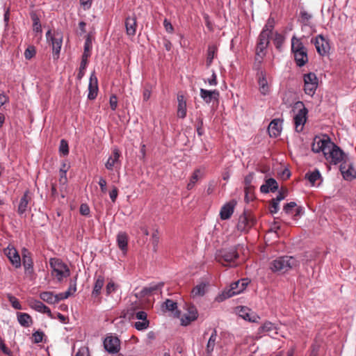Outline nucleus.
<instances>
[{
    "label": "nucleus",
    "instance_id": "1",
    "mask_svg": "<svg viewBox=\"0 0 356 356\" xmlns=\"http://www.w3.org/2000/svg\"><path fill=\"white\" fill-rule=\"evenodd\" d=\"M312 149L315 153L322 152L331 165L334 163V143L331 142V139L327 135L315 136L312 145Z\"/></svg>",
    "mask_w": 356,
    "mask_h": 356
},
{
    "label": "nucleus",
    "instance_id": "2",
    "mask_svg": "<svg viewBox=\"0 0 356 356\" xmlns=\"http://www.w3.org/2000/svg\"><path fill=\"white\" fill-rule=\"evenodd\" d=\"M291 51L296 65L299 67L305 66L309 60L307 49L301 39L295 35L292 36Z\"/></svg>",
    "mask_w": 356,
    "mask_h": 356
},
{
    "label": "nucleus",
    "instance_id": "3",
    "mask_svg": "<svg viewBox=\"0 0 356 356\" xmlns=\"http://www.w3.org/2000/svg\"><path fill=\"white\" fill-rule=\"evenodd\" d=\"M299 265L298 261L292 256H282L273 260L270 268L274 273H285Z\"/></svg>",
    "mask_w": 356,
    "mask_h": 356
},
{
    "label": "nucleus",
    "instance_id": "4",
    "mask_svg": "<svg viewBox=\"0 0 356 356\" xmlns=\"http://www.w3.org/2000/svg\"><path fill=\"white\" fill-rule=\"evenodd\" d=\"M248 283V279H241L232 282L228 288L225 289L215 298V301L222 302L227 298L239 294L245 289Z\"/></svg>",
    "mask_w": 356,
    "mask_h": 356
},
{
    "label": "nucleus",
    "instance_id": "5",
    "mask_svg": "<svg viewBox=\"0 0 356 356\" xmlns=\"http://www.w3.org/2000/svg\"><path fill=\"white\" fill-rule=\"evenodd\" d=\"M49 266L51 268V275L56 279L58 282L63 281L70 275V270L67 265L58 258H51L49 259Z\"/></svg>",
    "mask_w": 356,
    "mask_h": 356
},
{
    "label": "nucleus",
    "instance_id": "6",
    "mask_svg": "<svg viewBox=\"0 0 356 356\" xmlns=\"http://www.w3.org/2000/svg\"><path fill=\"white\" fill-rule=\"evenodd\" d=\"M127 315L129 318H136L134 327L138 331L147 330L149 326V321L145 311L138 310L137 306H132L127 309Z\"/></svg>",
    "mask_w": 356,
    "mask_h": 356
},
{
    "label": "nucleus",
    "instance_id": "7",
    "mask_svg": "<svg viewBox=\"0 0 356 356\" xmlns=\"http://www.w3.org/2000/svg\"><path fill=\"white\" fill-rule=\"evenodd\" d=\"M304 91L306 95L312 97L318 88V81L317 76L314 72L305 74L303 76Z\"/></svg>",
    "mask_w": 356,
    "mask_h": 356
},
{
    "label": "nucleus",
    "instance_id": "8",
    "mask_svg": "<svg viewBox=\"0 0 356 356\" xmlns=\"http://www.w3.org/2000/svg\"><path fill=\"white\" fill-rule=\"evenodd\" d=\"M337 168L342 180L347 182H352L356 179V168L353 161L346 165H341Z\"/></svg>",
    "mask_w": 356,
    "mask_h": 356
},
{
    "label": "nucleus",
    "instance_id": "9",
    "mask_svg": "<svg viewBox=\"0 0 356 356\" xmlns=\"http://www.w3.org/2000/svg\"><path fill=\"white\" fill-rule=\"evenodd\" d=\"M22 264L24 268V273L26 275L32 277L34 275L33 261L32 254L26 248L22 250Z\"/></svg>",
    "mask_w": 356,
    "mask_h": 356
},
{
    "label": "nucleus",
    "instance_id": "10",
    "mask_svg": "<svg viewBox=\"0 0 356 356\" xmlns=\"http://www.w3.org/2000/svg\"><path fill=\"white\" fill-rule=\"evenodd\" d=\"M90 40H89V38H88L86 40L85 44H84V51L81 56V61L80 63L79 72H78V74L76 76V79L79 81H81L85 75V72L86 70V67H87L88 63V58L90 56V51L91 47H90Z\"/></svg>",
    "mask_w": 356,
    "mask_h": 356
},
{
    "label": "nucleus",
    "instance_id": "11",
    "mask_svg": "<svg viewBox=\"0 0 356 356\" xmlns=\"http://www.w3.org/2000/svg\"><path fill=\"white\" fill-rule=\"evenodd\" d=\"M218 257L219 262H221L223 265H226L223 262L227 264L234 262L238 258V253L236 248L232 247L220 250Z\"/></svg>",
    "mask_w": 356,
    "mask_h": 356
},
{
    "label": "nucleus",
    "instance_id": "12",
    "mask_svg": "<svg viewBox=\"0 0 356 356\" xmlns=\"http://www.w3.org/2000/svg\"><path fill=\"white\" fill-rule=\"evenodd\" d=\"M351 161L353 159L350 153L335 143V166L339 168L341 165H346Z\"/></svg>",
    "mask_w": 356,
    "mask_h": 356
},
{
    "label": "nucleus",
    "instance_id": "13",
    "mask_svg": "<svg viewBox=\"0 0 356 356\" xmlns=\"http://www.w3.org/2000/svg\"><path fill=\"white\" fill-rule=\"evenodd\" d=\"M3 252L15 268H19L22 266L20 255L13 245H8Z\"/></svg>",
    "mask_w": 356,
    "mask_h": 356
},
{
    "label": "nucleus",
    "instance_id": "14",
    "mask_svg": "<svg viewBox=\"0 0 356 356\" xmlns=\"http://www.w3.org/2000/svg\"><path fill=\"white\" fill-rule=\"evenodd\" d=\"M316 49L317 52L321 55L325 56L329 53L330 49L328 41L321 35H318L311 40Z\"/></svg>",
    "mask_w": 356,
    "mask_h": 356
},
{
    "label": "nucleus",
    "instance_id": "15",
    "mask_svg": "<svg viewBox=\"0 0 356 356\" xmlns=\"http://www.w3.org/2000/svg\"><path fill=\"white\" fill-rule=\"evenodd\" d=\"M104 347L109 353H117L120 348V341L116 336H107L104 340Z\"/></svg>",
    "mask_w": 356,
    "mask_h": 356
},
{
    "label": "nucleus",
    "instance_id": "16",
    "mask_svg": "<svg viewBox=\"0 0 356 356\" xmlns=\"http://www.w3.org/2000/svg\"><path fill=\"white\" fill-rule=\"evenodd\" d=\"M31 199L32 197L29 190L24 191L23 195L20 198L17 207V213L19 216H26V211L31 209L29 203L31 202Z\"/></svg>",
    "mask_w": 356,
    "mask_h": 356
},
{
    "label": "nucleus",
    "instance_id": "17",
    "mask_svg": "<svg viewBox=\"0 0 356 356\" xmlns=\"http://www.w3.org/2000/svg\"><path fill=\"white\" fill-rule=\"evenodd\" d=\"M270 36L268 35H264L261 33H259L257 38L255 54L258 56H266V49L270 44Z\"/></svg>",
    "mask_w": 356,
    "mask_h": 356
},
{
    "label": "nucleus",
    "instance_id": "18",
    "mask_svg": "<svg viewBox=\"0 0 356 356\" xmlns=\"http://www.w3.org/2000/svg\"><path fill=\"white\" fill-rule=\"evenodd\" d=\"M297 104H301L303 107L300 108L294 117V124L298 131L302 130V127L307 120V109L304 106L302 102H298Z\"/></svg>",
    "mask_w": 356,
    "mask_h": 356
},
{
    "label": "nucleus",
    "instance_id": "19",
    "mask_svg": "<svg viewBox=\"0 0 356 356\" xmlns=\"http://www.w3.org/2000/svg\"><path fill=\"white\" fill-rule=\"evenodd\" d=\"M120 155L121 154L118 148H113L112 151V155L108 158L105 163V168L110 171L113 170L114 168H120L121 165V161L120 160Z\"/></svg>",
    "mask_w": 356,
    "mask_h": 356
},
{
    "label": "nucleus",
    "instance_id": "20",
    "mask_svg": "<svg viewBox=\"0 0 356 356\" xmlns=\"http://www.w3.org/2000/svg\"><path fill=\"white\" fill-rule=\"evenodd\" d=\"M256 77L258 83V90L260 94L263 96L270 95L271 89L267 81V73L261 72L260 76Z\"/></svg>",
    "mask_w": 356,
    "mask_h": 356
},
{
    "label": "nucleus",
    "instance_id": "21",
    "mask_svg": "<svg viewBox=\"0 0 356 356\" xmlns=\"http://www.w3.org/2000/svg\"><path fill=\"white\" fill-rule=\"evenodd\" d=\"M51 42L52 47L53 58L57 60L59 58L62 44L63 35L60 33H55L54 36H51Z\"/></svg>",
    "mask_w": 356,
    "mask_h": 356
},
{
    "label": "nucleus",
    "instance_id": "22",
    "mask_svg": "<svg viewBox=\"0 0 356 356\" xmlns=\"http://www.w3.org/2000/svg\"><path fill=\"white\" fill-rule=\"evenodd\" d=\"M278 330L279 328L275 323L267 321L258 328L257 334H262L267 333L271 337L275 338V337L279 334Z\"/></svg>",
    "mask_w": 356,
    "mask_h": 356
},
{
    "label": "nucleus",
    "instance_id": "23",
    "mask_svg": "<svg viewBox=\"0 0 356 356\" xmlns=\"http://www.w3.org/2000/svg\"><path fill=\"white\" fill-rule=\"evenodd\" d=\"M236 205V201L235 200H232L229 202H226L220 209V219L222 220L229 219L234 213Z\"/></svg>",
    "mask_w": 356,
    "mask_h": 356
},
{
    "label": "nucleus",
    "instance_id": "24",
    "mask_svg": "<svg viewBox=\"0 0 356 356\" xmlns=\"http://www.w3.org/2000/svg\"><path fill=\"white\" fill-rule=\"evenodd\" d=\"M29 306L31 309L35 310L38 312L47 314L49 318H56V317L51 313L50 309L40 300L35 299L30 300Z\"/></svg>",
    "mask_w": 356,
    "mask_h": 356
},
{
    "label": "nucleus",
    "instance_id": "25",
    "mask_svg": "<svg viewBox=\"0 0 356 356\" xmlns=\"http://www.w3.org/2000/svg\"><path fill=\"white\" fill-rule=\"evenodd\" d=\"M282 129V120L279 118L273 119L268 127V133L271 138L278 137Z\"/></svg>",
    "mask_w": 356,
    "mask_h": 356
},
{
    "label": "nucleus",
    "instance_id": "26",
    "mask_svg": "<svg viewBox=\"0 0 356 356\" xmlns=\"http://www.w3.org/2000/svg\"><path fill=\"white\" fill-rule=\"evenodd\" d=\"M98 90L97 78L95 76V72H93L90 74L89 79L88 99L90 100L95 99L97 96Z\"/></svg>",
    "mask_w": 356,
    "mask_h": 356
},
{
    "label": "nucleus",
    "instance_id": "27",
    "mask_svg": "<svg viewBox=\"0 0 356 356\" xmlns=\"http://www.w3.org/2000/svg\"><path fill=\"white\" fill-rule=\"evenodd\" d=\"M198 317V313L194 305H189L187 308V312L182 316L181 325L187 326L192 321H195Z\"/></svg>",
    "mask_w": 356,
    "mask_h": 356
},
{
    "label": "nucleus",
    "instance_id": "28",
    "mask_svg": "<svg viewBox=\"0 0 356 356\" xmlns=\"http://www.w3.org/2000/svg\"><path fill=\"white\" fill-rule=\"evenodd\" d=\"M252 226V221L243 213L238 218V221L236 225L237 229L241 232H248Z\"/></svg>",
    "mask_w": 356,
    "mask_h": 356
},
{
    "label": "nucleus",
    "instance_id": "29",
    "mask_svg": "<svg viewBox=\"0 0 356 356\" xmlns=\"http://www.w3.org/2000/svg\"><path fill=\"white\" fill-rule=\"evenodd\" d=\"M137 21L135 15L127 17L125 19V29L128 36L133 37L136 35Z\"/></svg>",
    "mask_w": 356,
    "mask_h": 356
},
{
    "label": "nucleus",
    "instance_id": "30",
    "mask_svg": "<svg viewBox=\"0 0 356 356\" xmlns=\"http://www.w3.org/2000/svg\"><path fill=\"white\" fill-rule=\"evenodd\" d=\"M279 188L277 181L274 178H268L265 181V184L260 187V191L262 193H268L269 192H275Z\"/></svg>",
    "mask_w": 356,
    "mask_h": 356
},
{
    "label": "nucleus",
    "instance_id": "31",
    "mask_svg": "<svg viewBox=\"0 0 356 356\" xmlns=\"http://www.w3.org/2000/svg\"><path fill=\"white\" fill-rule=\"evenodd\" d=\"M237 312L240 317L243 318L245 321H248L250 322H257L259 317L257 315L253 314L251 316L250 312V309L244 307L240 306L236 308Z\"/></svg>",
    "mask_w": 356,
    "mask_h": 356
},
{
    "label": "nucleus",
    "instance_id": "32",
    "mask_svg": "<svg viewBox=\"0 0 356 356\" xmlns=\"http://www.w3.org/2000/svg\"><path fill=\"white\" fill-rule=\"evenodd\" d=\"M200 95L207 104H209L213 99H217L218 98L219 92L217 90H209L201 88L200 90Z\"/></svg>",
    "mask_w": 356,
    "mask_h": 356
},
{
    "label": "nucleus",
    "instance_id": "33",
    "mask_svg": "<svg viewBox=\"0 0 356 356\" xmlns=\"http://www.w3.org/2000/svg\"><path fill=\"white\" fill-rule=\"evenodd\" d=\"M217 338V330L216 328H213L207 343L206 353L207 356H211L216 344Z\"/></svg>",
    "mask_w": 356,
    "mask_h": 356
},
{
    "label": "nucleus",
    "instance_id": "34",
    "mask_svg": "<svg viewBox=\"0 0 356 356\" xmlns=\"http://www.w3.org/2000/svg\"><path fill=\"white\" fill-rule=\"evenodd\" d=\"M177 116L179 118L184 119L186 117V102L182 95H177Z\"/></svg>",
    "mask_w": 356,
    "mask_h": 356
},
{
    "label": "nucleus",
    "instance_id": "35",
    "mask_svg": "<svg viewBox=\"0 0 356 356\" xmlns=\"http://www.w3.org/2000/svg\"><path fill=\"white\" fill-rule=\"evenodd\" d=\"M117 244L118 248L124 252L127 251L128 235L124 232H120L117 235Z\"/></svg>",
    "mask_w": 356,
    "mask_h": 356
},
{
    "label": "nucleus",
    "instance_id": "36",
    "mask_svg": "<svg viewBox=\"0 0 356 356\" xmlns=\"http://www.w3.org/2000/svg\"><path fill=\"white\" fill-rule=\"evenodd\" d=\"M17 321L24 327H29L33 324L31 316L27 313L17 312Z\"/></svg>",
    "mask_w": 356,
    "mask_h": 356
},
{
    "label": "nucleus",
    "instance_id": "37",
    "mask_svg": "<svg viewBox=\"0 0 356 356\" xmlns=\"http://www.w3.org/2000/svg\"><path fill=\"white\" fill-rule=\"evenodd\" d=\"M104 281H105V280H104V276H102V275L97 276V277L95 280L93 289L92 291V297L96 298L100 295L102 287L104 286Z\"/></svg>",
    "mask_w": 356,
    "mask_h": 356
},
{
    "label": "nucleus",
    "instance_id": "38",
    "mask_svg": "<svg viewBox=\"0 0 356 356\" xmlns=\"http://www.w3.org/2000/svg\"><path fill=\"white\" fill-rule=\"evenodd\" d=\"M207 286V282H202L194 286L191 291L192 296L193 298L203 296L206 293Z\"/></svg>",
    "mask_w": 356,
    "mask_h": 356
},
{
    "label": "nucleus",
    "instance_id": "39",
    "mask_svg": "<svg viewBox=\"0 0 356 356\" xmlns=\"http://www.w3.org/2000/svg\"><path fill=\"white\" fill-rule=\"evenodd\" d=\"M217 47L214 44L209 45L208 49H207V59H206V66L207 68H209L212 63L213 60L217 54Z\"/></svg>",
    "mask_w": 356,
    "mask_h": 356
},
{
    "label": "nucleus",
    "instance_id": "40",
    "mask_svg": "<svg viewBox=\"0 0 356 356\" xmlns=\"http://www.w3.org/2000/svg\"><path fill=\"white\" fill-rule=\"evenodd\" d=\"M275 19L272 17H269L267 19L266 24L264 26L261 33H264V35H268L269 36L271 35L273 31L275 28Z\"/></svg>",
    "mask_w": 356,
    "mask_h": 356
},
{
    "label": "nucleus",
    "instance_id": "41",
    "mask_svg": "<svg viewBox=\"0 0 356 356\" xmlns=\"http://www.w3.org/2000/svg\"><path fill=\"white\" fill-rule=\"evenodd\" d=\"M284 41H285V37L282 34L280 33L277 31H276L274 33L273 42V44L275 45V48L278 51H282V46L284 44Z\"/></svg>",
    "mask_w": 356,
    "mask_h": 356
},
{
    "label": "nucleus",
    "instance_id": "42",
    "mask_svg": "<svg viewBox=\"0 0 356 356\" xmlns=\"http://www.w3.org/2000/svg\"><path fill=\"white\" fill-rule=\"evenodd\" d=\"M40 298L48 304H56L55 294L51 291H44L40 293Z\"/></svg>",
    "mask_w": 356,
    "mask_h": 356
},
{
    "label": "nucleus",
    "instance_id": "43",
    "mask_svg": "<svg viewBox=\"0 0 356 356\" xmlns=\"http://www.w3.org/2000/svg\"><path fill=\"white\" fill-rule=\"evenodd\" d=\"M265 56H258L255 54L254 63L253 65V70L256 71V76H260V72H266L265 70L261 68V63Z\"/></svg>",
    "mask_w": 356,
    "mask_h": 356
},
{
    "label": "nucleus",
    "instance_id": "44",
    "mask_svg": "<svg viewBox=\"0 0 356 356\" xmlns=\"http://www.w3.org/2000/svg\"><path fill=\"white\" fill-rule=\"evenodd\" d=\"M162 310L173 312L177 309V303L172 300L167 299L161 305Z\"/></svg>",
    "mask_w": 356,
    "mask_h": 356
},
{
    "label": "nucleus",
    "instance_id": "45",
    "mask_svg": "<svg viewBox=\"0 0 356 356\" xmlns=\"http://www.w3.org/2000/svg\"><path fill=\"white\" fill-rule=\"evenodd\" d=\"M31 17L33 21V31L37 33H42V26L38 16L35 13H31Z\"/></svg>",
    "mask_w": 356,
    "mask_h": 356
},
{
    "label": "nucleus",
    "instance_id": "46",
    "mask_svg": "<svg viewBox=\"0 0 356 356\" xmlns=\"http://www.w3.org/2000/svg\"><path fill=\"white\" fill-rule=\"evenodd\" d=\"M321 174L318 170H315L312 172H309L305 175V177L309 181V182L314 185L315 182L320 178Z\"/></svg>",
    "mask_w": 356,
    "mask_h": 356
},
{
    "label": "nucleus",
    "instance_id": "47",
    "mask_svg": "<svg viewBox=\"0 0 356 356\" xmlns=\"http://www.w3.org/2000/svg\"><path fill=\"white\" fill-rule=\"evenodd\" d=\"M204 175V168H203V169L197 168L193 171V172L191 177L190 181L194 182V184H195L196 182L197 181V180L199 179V177H203Z\"/></svg>",
    "mask_w": 356,
    "mask_h": 356
},
{
    "label": "nucleus",
    "instance_id": "48",
    "mask_svg": "<svg viewBox=\"0 0 356 356\" xmlns=\"http://www.w3.org/2000/svg\"><path fill=\"white\" fill-rule=\"evenodd\" d=\"M59 152L63 156H67L69 154L68 143L65 139H62L60 142Z\"/></svg>",
    "mask_w": 356,
    "mask_h": 356
},
{
    "label": "nucleus",
    "instance_id": "49",
    "mask_svg": "<svg viewBox=\"0 0 356 356\" xmlns=\"http://www.w3.org/2000/svg\"><path fill=\"white\" fill-rule=\"evenodd\" d=\"M65 163H63L62 167L60 169V182L65 184L67 182V168Z\"/></svg>",
    "mask_w": 356,
    "mask_h": 356
},
{
    "label": "nucleus",
    "instance_id": "50",
    "mask_svg": "<svg viewBox=\"0 0 356 356\" xmlns=\"http://www.w3.org/2000/svg\"><path fill=\"white\" fill-rule=\"evenodd\" d=\"M163 283H159V284L154 285V286L145 287L143 289V291L144 294H145V295L149 294V293H153L155 291H159V289H161V287L163 286Z\"/></svg>",
    "mask_w": 356,
    "mask_h": 356
},
{
    "label": "nucleus",
    "instance_id": "51",
    "mask_svg": "<svg viewBox=\"0 0 356 356\" xmlns=\"http://www.w3.org/2000/svg\"><path fill=\"white\" fill-rule=\"evenodd\" d=\"M8 300L12 305V307L15 309H22V307L21 305V303L18 300V299L13 296H10L8 297Z\"/></svg>",
    "mask_w": 356,
    "mask_h": 356
},
{
    "label": "nucleus",
    "instance_id": "52",
    "mask_svg": "<svg viewBox=\"0 0 356 356\" xmlns=\"http://www.w3.org/2000/svg\"><path fill=\"white\" fill-rule=\"evenodd\" d=\"M44 337V332L40 330H37L33 333V341L35 343H39L42 342Z\"/></svg>",
    "mask_w": 356,
    "mask_h": 356
},
{
    "label": "nucleus",
    "instance_id": "53",
    "mask_svg": "<svg viewBox=\"0 0 356 356\" xmlns=\"http://www.w3.org/2000/svg\"><path fill=\"white\" fill-rule=\"evenodd\" d=\"M35 49L33 46H29L24 51V57L27 60L31 59L35 55Z\"/></svg>",
    "mask_w": 356,
    "mask_h": 356
},
{
    "label": "nucleus",
    "instance_id": "54",
    "mask_svg": "<svg viewBox=\"0 0 356 356\" xmlns=\"http://www.w3.org/2000/svg\"><path fill=\"white\" fill-rule=\"evenodd\" d=\"M322 9L326 10L330 14L331 18L334 17V6L332 5L331 0L325 2Z\"/></svg>",
    "mask_w": 356,
    "mask_h": 356
},
{
    "label": "nucleus",
    "instance_id": "55",
    "mask_svg": "<svg viewBox=\"0 0 356 356\" xmlns=\"http://www.w3.org/2000/svg\"><path fill=\"white\" fill-rule=\"evenodd\" d=\"M300 17L303 23L306 24L312 19V15L305 10H302L300 12Z\"/></svg>",
    "mask_w": 356,
    "mask_h": 356
},
{
    "label": "nucleus",
    "instance_id": "56",
    "mask_svg": "<svg viewBox=\"0 0 356 356\" xmlns=\"http://www.w3.org/2000/svg\"><path fill=\"white\" fill-rule=\"evenodd\" d=\"M118 286L113 282H109L106 287V295L109 296L112 293L115 292L117 289Z\"/></svg>",
    "mask_w": 356,
    "mask_h": 356
},
{
    "label": "nucleus",
    "instance_id": "57",
    "mask_svg": "<svg viewBox=\"0 0 356 356\" xmlns=\"http://www.w3.org/2000/svg\"><path fill=\"white\" fill-rule=\"evenodd\" d=\"M163 26L165 28V30L168 33H172L174 32V27L172 25L171 22L166 18L163 20Z\"/></svg>",
    "mask_w": 356,
    "mask_h": 356
},
{
    "label": "nucleus",
    "instance_id": "58",
    "mask_svg": "<svg viewBox=\"0 0 356 356\" xmlns=\"http://www.w3.org/2000/svg\"><path fill=\"white\" fill-rule=\"evenodd\" d=\"M70 295L71 292L70 291H65L58 294H55L56 303H58L59 301L62 300L67 299Z\"/></svg>",
    "mask_w": 356,
    "mask_h": 356
},
{
    "label": "nucleus",
    "instance_id": "59",
    "mask_svg": "<svg viewBox=\"0 0 356 356\" xmlns=\"http://www.w3.org/2000/svg\"><path fill=\"white\" fill-rule=\"evenodd\" d=\"M205 83H208L210 86H216L218 84L217 76L214 70H212V74L211 78L204 81Z\"/></svg>",
    "mask_w": 356,
    "mask_h": 356
},
{
    "label": "nucleus",
    "instance_id": "60",
    "mask_svg": "<svg viewBox=\"0 0 356 356\" xmlns=\"http://www.w3.org/2000/svg\"><path fill=\"white\" fill-rule=\"evenodd\" d=\"M80 213L82 216H88L90 214V208L87 204H81L79 208Z\"/></svg>",
    "mask_w": 356,
    "mask_h": 356
},
{
    "label": "nucleus",
    "instance_id": "61",
    "mask_svg": "<svg viewBox=\"0 0 356 356\" xmlns=\"http://www.w3.org/2000/svg\"><path fill=\"white\" fill-rule=\"evenodd\" d=\"M110 107L112 111H115L118 106V98L116 95H113L109 99Z\"/></svg>",
    "mask_w": 356,
    "mask_h": 356
},
{
    "label": "nucleus",
    "instance_id": "62",
    "mask_svg": "<svg viewBox=\"0 0 356 356\" xmlns=\"http://www.w3.org/2000/svg\"><path fill=\"white\" fill-rule=\"evenodd\" d=\"M295 207H296V203L295 202H290L284 205L283 210L286 213L289 214Z\"/></svg>",
    "mask_w": 356,
    "mask_h": 356
},
{
    "label": "nucleus",
    "instance_id": "63",
    "mask_svg": "<svg viewBox=\"0 0 356 356\" xmlns=\"http://www.w3.org/2000/svg\"><path fill=\"white\" fill-rule=\"evenodd\" d=\"M280 210V203L273 200L271 201L270 211L272 214L277 213Z\"/></svg>",
    "mask_w": 356,
    "mask_h": 356
},
{
    "label": "nucleus",
    "instance_id": "64",
    "mask_svg": "<svg viewBox=\"0 0 356 356\" xmlns=\"http://www.w3.org/2000/svg\"><path fill=\"white\" fill-rule=\"evenodd\" d=\"M74 356H89L88 348L86 347L80 348Z\"/></svg>",
    "mask_w": 356,
    "mask_h": 356
}]
</instances>
